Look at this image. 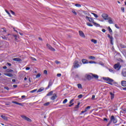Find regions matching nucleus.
Here are the masks:
<instances>
[{
    "label": "nucleus",
    "mask_w": 126,
    "mask_h": 126,
    "mask_svg": "<svg viewBox=\"0 0 126 126\" xmlns=\"http://www.w3.org/2000/svg\"><path fill=\"white\" fill-rule=\"evenodd\" d=\"M103 80H105V81H107V83L108 84H110V85H113V83L112 82H113L114 80L113 79H111L109 77H103Z\"/></svg>",
    "instance_id": "1"
},
{
    "label": "nucleus",
    "mask_w": 126,
    "mask_h": 126,
    "mask_svg": "<svg viewBox=\"0 0 126 126\" xmlns=\"http://www.w3.org/2000/svg\"><path fill=\"white\" fill-rule=\"evenodd\" d=\"M121 67H122V66L119 63L115 64L114 65V68L116 70H120V69H121Z\"/></svg>",
    "instance_id": "2"
},
{
    "label": "nucleus",
    "mask_w": 126,
    "mask_h": 126,
    "mask_svg": "<svg viewBox=\"0 0 126 126\" xmlns=\"http://www.w3.org/2000/svg\"><path fill=\"white\" fill-rule=\"evenodd\" d=\"M80 66V65L78 64V61H75L74 63H73V67L74 68H78Z\"/></svg>",
    "instance_id": "3"
},
{
    "label": "nucleus",
    "mask_w": 126,
    "mask_h": 126,
    "mask_svg": "<svg viewBox=\"0 0 126 126\" xmlns=\"http://www.w3.org/2000/svg\"><path fill=\"white\" fill-rule=\"evenodd\" d=\"M110 122H113V124H117V122L118 121L117 120V119L115 118V116H112L110 118Z\"/></svg>",
    "instance_id": "4"
},
{
    "label": "nucleus",
    "mask_w": 126,
    "mask_h": 126,
    "mask_svg": "<svg viewBox=\"0 0 126 126\" xmlns=\"http://www.w3.org/2000/svg\"><path fill=\"white\" fill-rule=\"evenodd\" d=\"M102 18L104 19V20H107V19H109V15L106 13H103L101 15Z\"/></svg>",
    "instance_id": "5"
},
{
    "label": "nucleus",
    "mask_w": 126,
    "mask_h": 126,
    "mask_svg": "<svg viewBox=\"0 0 126 126\" xmlns=\"http://www.w3.org/2000/svg\"><path fill=\"white\" fill-rule=\"evenodd\" d=\"M85 77L87 79V80H91V79H93L92 74H91V75L88 74H86Z\"/></svg>",
    "instance_id": "6"
},
{
    "label": "nucleus",
    "mask_w": 126,
    "mask_h": 126,
    "mask_svg": "<svg viewBox=\"0 0 126 126\" xmlns=\"http://www.w3.org/2000/svg\"><path fill=\"white\" fill-rule=\"evenodd\" d=\"M21 117L22 119L25 120V121H27V122H31V119L24 115H21Z\"/></svg>",
    "instance_id": "7"
},
{
    "label": "nucleus",
    "mask_w": 126,
    "mask_h": 126,
    "mask_svg": "<svg viewBox=\"0 0 126 126\" xmlns=\"http://www.w3.org/2000/svg\"><path fill=\"white\" fill-rule=\"evenodd\" d=\"M86 19H88L89 22H92L93 24L95 22H94V19H93L92 18H90L88 16H86Z\"/></svg>",
    "instance_id": "8"
},
{
    "label": "nucleus",
    "mask_w": 126,
    "mask_h": 126,
    "mask_svg": "<svg viewBox=\"0 0 126 126\" xmlns=\"http://www.w3.org/2000/svg\"><path fill=\"white\" fill-rule=\"evenodd\" d=\"M122 74L124 77H126V68H124L122 70Z\"/></svg>",
    "instance_id": "9"
},
{
    "label": "nucleus",
    "mask_w": 126,
    "mask_h": 126,
    "mask_svg": "<svg viewBox=\"0 0 126 126\" xmlns=\"http://www.w3.org/2000/svg\"><path fill=\"white\" fill-rule=\"evenodd\" d=\"M79 34L81 37H82L83 38H85V34H84V33L83 32L81 31H79Z\"/></svg>",
    "instance_id": "10"
},
{
    "label": "nucleus",
    "mask_w": 126,
    "mask_h": 126,
    "mask_svg": "<svg viewBox=\"0 0 126 126\" xmlns=\"http://www.w3.org/2000/svg\"><path fill=\"white\" fill-rule=\"evenodd\" d=\"M91 74H92V79H93L94 78L95 79H98V78H99V76H98L97 75L94 74L92 73H91Z\"/></svg>",
    "instance_id": "11"
},
{
    "label": "nucleus",
    "mask_w": 126,
    "mask_h": 126,
    "mask_svg": "<svg viewBox=\"0 0 126 126\" xmlns=\"http://www.w3.org/2000/svg\"><path fill=\"white\" fill-rule=\"evenodd\" d=\"M12 103H13V104H16V105H19V106H22V107H23L24 106L23 103H20L17 101H12Z\"/></svg>",
    "instance_id": "12"
},
{
    "label": "nucleus",
    "mask_w": 126,
    "mask_h": 126,
    "mask_svg": "<svg viewBox=\"0 0 126 126\" xmlns=\"http://www.w3.org/2000/svg\"><path fill=\"white\" fill-rule=\"evenodd\" d=\"M110 94L111 100H113L115 98V94L114 93L110 92Z\"/></svg>",
    "instance_id": "13"
},
{
    "label": "nucleus",
    "mask_w": 126,
    "mask_h": 126,
    "mask_svg": "<svg viewBox=\"0 0 126 126\" xmlns=\"http://www.w3.org/2000/svg\"><path fill=\"white\" fill-rule=\"evenodd\" d=\"M53 85V82L52 81H50L48 84V86H47V88H46V89H49L51 86Z\"/></svg>",
    "instance_id": "14"
},
{
    "label": "nucleus",
    "mask_w": 126,
    "mask_h": 126,
    "mask_svg": "<svg viewBox=\"0 0 126 126\" xmlns=\"http://www.w3.org/2000/svg\"><path fill=\"white\" fill-rule=\"evenodd\" d=\"M82 63L84 64H86V63H88V60L85 59H83L82 60Z\"/></svg>",
    "instance_id": "15"
},
{
    "label": "nucleus",
    "mask_w": 126,
    "mask_h": 126,
    "mask_svg": "<svg viewBox=\"0 0 126 126\" xmlns=\"http://www.w3.org/2000/svg\"><path fill=\"white\" fill-rule=\"evenodd\" d=\"M121 85L123 87H126V81L123 80L121 81Z\"/></svg>",
    "instance_id": "16"
},
{
    "label": "nucleus",
    "mask_w": 126,
    "mask_h": 126,
    "mask_svg": "<svg viewBox=\"0 0 126 126\" xmlns=\"http://www.w3.org/2000/svg\"><path fill=\"white\" fill-rule=\"evenodd\" d=\"M13 61H14L15 62H22V60L20 59L19 58H14L13 59Z\"/></svg>",
    "instance_id": "17"
},
{
    "label": "nucleus",
    "mask_w": 126,
    "mask_h": 126,
    "mask_svg": "<svg viewBox=\"0 0 126 126\" xmlns=\"http://www.w3.org/2000/svg\"><path fill=\"white\" fill-rule=\"evenodd\" d=\"M4 75H6V76H9V77H13V75L11 73H4Z\"/></svg>",
    "instance_id": "18"
},
{
    "label": "nucleus",
    "mask_w": 126,
    "mask_h": 126,
    "mask_svg": "<svg viewBox=\"0 0 126 126\" xmlns=\"http://www.w3.org/2000/svg\"><path fill=\"white\" fill-rule=\"evenodd\" d=\"M126 108H124L120 111V114H126Z\"/></svg>",
    "instance_id": "19"
},
{
    "label": "nucleus",
    "mask_w": 126,
    "mask_h": 126,
    "mask_svg": "<svg viewBox=\"0 0 126 126\" xmlns=\"http://www.w3.org/2000/svg\"><path fill=\"white\" fill-rule=\"evenodd\" d=\"M57 98V94H53V96L51 97V100H54Z\"/></svg>",
    "instance_id": "20"
},
{
    "label": "nucleus",
    "mask_w": 126,
    "mask_h": 126,
    "mask_svg": "<svg viewBox=\"0 0 126 126\" xmlns=\"http://www.w3.org/2000/svg\"><path fill=\"white\" fill-rule=\"evenodd\" d=\"M1 118L3 119L4 121H8V119L7 118V117L3 116V115H1Z\"/></svg>",
    "instance_id": "21"
},
{
    "label": "nucleus",
    "mask_w": 126,
    "mask_h": 126,
    "mask_svg": "<svg viewBox=\"0 0 126 126\" xmlns=\"http://www.w3.org/2000/svg\"><path fill=\"white\" fill-rule=\"evenodd\" d=\"M107 20H108V23H109V24H113V21L112 20V18L109 17Z\"/></svg>",
    "instance_id": "22"
},
{
    "label": "nucleus",
    "mask_w": 126,
    "mask_h": 126,
    "mask_svg": "<svg viewBox=\"0 0 126 126\" xmlns=\"http://www.w3.org/2000/svg\"><path fill=\"white\" fill-rule=\"evenodd\" d=\"M91 108V106H87L85 109V112H88V110H90V109Z\"/></svg>",
    "instance_id": "23"
},
{
    "label": "nucleus",
    "mask_w": 126,
    "mask_h": 126,
    "mask_svg": "<svg viewBox=\"0 0 126 126\" xmlns=\"http://www.w3.org/2000/svg\"><path fill=\"white\" fill-rule=\"evenodd\" d=\"M89 59L90 60H93L94 61V60H95L96 59V58L94 56H90L89 57Z\"/></svg>",
    "instance_id": "24"
},
{
    "label": "nucleus",
    "mask_w": 126,
    "mask_h": 126,
    "mask_svg": "<svg viewBox=\"0 0 126 126\" xmlns=\"http://www.w3.org/2000/svg\"><path fill=\"white\" fill-rule=\"evenodd\" d=\"M53 91H51L48 94H46V96H52V95H53Z\"/></svg>",
    "instance_id": "25"
},
{
    "label": "nucleus",
    "mask_w": 126,
    "mask_h": 126,
    "mask_svg": "<svg viewBox=\"0 0 126 126\" xmlns=\"http://www.w3.org/2000/svg\"><path fill=\"white\" fill-rule=\"evenodd\" d=\"M42 91H44V88H41L37 91V93L39 92H42Z\"/></svg>",
    "instance_id": "26"
},
{
    "label": "nucleus",
    "mask_w": 126,
    "mask_h": 126,
    "mask_svg": "<svg viewBox=\"0 0 126 126\" xmlns=\"http://www.w3.org/2000/svg\"><path fill=\"white\" fill-rule=\"evenodd\" d=\"M6 72H13V70L11 69H7L6 70Z\"/></svg>",
    "instance_id": "27"
},
{
    "label": "nucleus",
    "mask_w": 126,
    "mask_h": 126,
    "mask_svg": "<svg viewBox=\"0 0 126 126\" xmlns=\"http://www.w3.org/2000/svg\"><path fill=\"white\" fill-rule=\"evenodd\" d=\"M107 36L108 37V38H109V39H110V40H114V38L113 37V36H111L109 34H107Z\"/></svg>",
    "instance_id": "28"
},
{
    "label": "nucleus",
    "mask_w": 126,
    "mask_h": 126,
    "mask_svg": "<svg viewBox=\"0 0 126 126\" xmlns=\"http://www.w3.org/2000/svg\"><path fill=\"white\" fill-rule=\"evenodd\" d=\"M94 26H95V27H100V24H97L96 23H94Z\"/></svg>",
    "instance_id": "29"
},
{
    "label": "nucleus",
    "mask_w": 126,
    "mask_h": 126,
    "mask_svg": "<svg viewBox=\"0 0 126 126\" xmlns=\"http://www.w3.org/2000/svg\"><path fill=\"white\" fill-rule=\"evenodd\" d=\"M91 41L94 43V44H97V40L96 39H92Z\"/></svg>",
    "instance_id": "30"
},
{
    "label": "nucleus",
    "mask_w": 126,
    "mask_h": 126,
    "mask_svg": "<svg viewBox=\"0 0 126 126\" xmlns=\"http://www.w3.org/2000/svg\"><path fill=\"white\" fill-rule=\"evenodd\" d=\"M5 12H6V13H7V14L9 15V16L10 17H11V15H10V13H9V12H8V11H7V10L5 9Z\"/></svg>",
    "instance_id": "31"
},
{
    "label": "nucleus",
    "mask_w": 126,
    "mask_h": 126,
    "mask_svg": "<svg viewBox=\"0 0 126 126\" xmlns=\"http://www.w3.org/2000/svg\"><path fill=\"white\" fill-rule=\"evenodd\" d=\"M78 88L82 89V86L80 84H77Z\"/></svg>",
    "instance_id": "32"
},
{
    "label": "nucleus",
    "mask_w": 126,
    "mask_h": 126,
    "mask_svg": "<svg viewBox=\"0 0 126 126\" xmlns=\"http://www.w3.org/2000/svg\"><path fill=\"white\" fill-rule=\"evenodd\" d=\"M88 63H97L95 61H91L88 62Z\"/></svg>",
    "instance_id": "33"
},
{
    "label": "nucleus",
    "mask_w": 126,
    "mask_h": 126,
    "mask_svg": "<svg viewBox=\"0 0 126 126\" xmlns=\"http://www.w3.org/2000/svg\"><path fill=\"white\" fill-rule=\"evenodd\" d=\"M79 105H80V102L78 103V104L75 107V109H78L79 108Z\"/></svg>",
    "instance_id": "34"
},
{
    "label": "nucleus",
    "mask_w": 126,
    "mask_h": 126,
    "mask_svg": "<svg viewBox=\"0 0 126 126\" xmlns=\"http://www.w3.org/2000/svg\"><path fill=\"white\" fill-rule=\"evenodd\" d=\"M108 31L109 32V33H112V32H113V31H112V29H111V28L110 27H108Z\"/></svg>",
    "instance_id": "35"
},
{
    "label": "nucleus",
    "mask_w": 126,
    "mask_h": 126,
    "mask_svg": "<svg viewBox=\"0 0 126 126\" xmlns=\"http://www.w3.org/2000/svg\"><path fill=\"white\" fill-rule=\"evenodd\" d=\"M75 6H76L77 7H81V5H80L79 3H76L75 4Z\"/></svg>",
    "instance_id": "36"
},
{
    "label": "nucleus",
    "mask_w": 126,
    "mask_h": 126,
    "mask_svg": "<svg viewBox=\"0 0 126 126\" xmlns=\"http://www.w3.org/2000/svg\"><path fill=\"white\" fill-rule=\"evenodd\" d=\"M92 14H93L94 17L95 18H98V15L94 13H91Z\"/></svg>",
    "instance_id": "37"
},
{
    "label": "nucleus",
    "mask_w": 126,
    "mask_h": 126,
    "mask_svg": "<svg viewBox=\"0 0 126 126\" xmlns=\"http://www.w3.org/2000/svg\"><path fill=\"white\" fill-rule=\"evenodd\" d=\"M120 47H121V48H122V49H124V48H126V45H123V44H121Z\"/></svg>",
    "instance_id": "38"
},
{
    "label": "nucleus",
    "mask_w": 126,
    "mask_h": 126,
    "mask_svg": "<svg viewBox=\"0 0 126 126\" xmlns=\"http://www.w3.org/2000/svg\"><path fill=\"white\" fill-rule=\"evenodd\" d=\"M109 71L110 72H112V73H115V71L113 69H109Z\"/></svg>",
    "instance_id": "39"
},
{
    "label": "nucleus",
    "mask_w": 126,
    "mask_h": 126,
    "mask_svg": "<svg viewBox=\"0 0 126 126\" xmlns=\"http://www.w3.org/2000/svg\"><path fill=\"white\" fill-rule=\"evenodd\" d=\"M87 25H88V26H90L91 27H92L93 26V25L92 24H91L90 23H87Z\"/></svg>",
    "instance_id": "40"
},
{
    "label": "nucleus",
    "mask_w": 126,
    "mask_h": 126,
    "mask_svg": "<svg viewBox=\"0 0 126 126\" xmlns=\"http://www.w3.org/2000/svg\"><path fill=\"white\" fill-rule=\"evenodd\" d=\"M50 50V51H52V52H55V51H56V49H55V48H53V47H51Z\"/></svg>",
    "instance_id": "41"
},
{
    "label": "nucleus",
    "mask_w": 126,
    "mask_h": 126,
    "mask_svg": "<svg viewBox=\"0 0 126 126\" xmlns=\"http://www.w3.org/2000/svg\"><path fill=\"white\" fill-rule=\"evenodd\" d=\"M40 76H41V74L38 73L36 75V78H39V77H40Z\"/></svg>",
    "instance_id": "42"
},
{
    "label": "nucleus",
    "mask_w": 126,
    "mask_h": 126,
    "mask_svg": "<svg viewBox=\"0 0 126 126\" xmlns=\"http://www.w3.org/2000/svg\"><path fill=\"white\" fill-rule=\"evenodd\" d=\"M50 105V102H48L44 104V106H49Z\"/></svg>",
    "instance_id": "43"
},
{
    "label": "nucleus",
    "mask_w": 126,
    "mask_h": 126,
    "mask_svg": "<svg viewBox=\"0 0 126 126\" xmlns=\"http://www.w3.org/2000/svg\"><path fill=\"white\" fill-rule=\"evenodd\" d=\"M46 46H47V47H48V48L50 50V48H51V47H52L51 45H50V44H46Z\"/></svg>",
    "instance_id": "44"
},
{
    "label": "nucleus",
    "mask_w": 126,
    "mask_h": 126,
    "mask_svg": "<svg viewBox=\"0 0 126 126\" xmlns=\"http://www.w3.org/2000/svg\"><path fill=\"white\" fill-rule=\"evenodd\" d=\"M82 97H83V94H80L78 96V98H79L80 99H81V98H82Z\"/></svg>",
    "instance_id": "45"
},
{
    "label": "nucleus",
    "mask_w": 126,
    "mask_h": 126,
    "mask_svg": "<svg viewBox=\"0 0 126 126\" xmlns=\"http://www.w3.org/2000/svg\"><path fill=\"white\" fill-rule=\"evenodd\" d=\"M36 91H37V89H35L32 91H31L30 92L31 93H34V92H36Z\"/></svg>",
    "instance_id": "46"
},
{
    "label": "nucleus",
    "mask_w": 126,
    "mask_h": 126,
    "mask_svg": "<svg viewBox=\"0 0 126 126\" xmlns=\"http://www.w3.org/2000/svg\"><path fill=\"white\" fill-rule=\"evenodd\" d=\"M67 102V99H65L63 101V104H65V103H66Z\"/></svg>",
    "instance_id": "47"
},
{
    "label": "nucleus",
    "mask_w": 126,
    "mask_h": 126,
    "mask_svg": "<svg viewBox=\"0 0 126 126\" xmlns=\"http://www.w3.org/2000/svg\"><path fill=\"white\" fill-rule=\"evenodd\" d=\"M43 72L44 74H48V71H47V70H44Z\"/></svg>",
    "instance_id": "48"
},
{
    "label": "nucleus",
    "mask_w": 126,
    "mask_h": 126,
    "mask_svg": "<svg viewBox=\"0 0 126 126\" xmlns=\"http://www.w3.org/2000/svg\"><path fill=\"white\" fill-rule=\"evenodd\" d=\"M10 12L12 13V14H13V15H15V12H13V11L11 10Z\"/></svg>",
    "instance_id": "49"
},
{
    "label": "nucleus",
    "mask_w": 126,
    "mask_h": 126,
    "mask_svg": "<svg viewBox=\"0 0 126 126\" xmlns=\"http://www.w3.org/2000/svg\"><path fill=\"white\" fill-rule=\"evenodd\" d=\"M72 12H73L75 15H77V13H76L75 12V11H74V10H72Z\"/></svg>",
    "instance_id": "50"
},
{
    "label": "nucleus",
    "mask_w": 126,
    "mask_h": 126,
    "mask_svg": "<svg viewBox=\"0 0 126 126\" xmlns=\"http://www.w3.org/2000/svg\"><path fill=\"white\" fill-rule=\"evenodd\" d=\"M121 10H122V11H123V12H124V11H125V7H121Z\"/></svg>",
    "instance_id": "51"
},
{
    "label": "nucleus",
    "mask_w": 126,
    "mask_h": 126,
    "mask_svg": "<svg viewBox=\"0 0 126 126\" xmlns=\"http://www.w3.org/2000/svg\"><path fill=\"white\" fill-rule=\"evenodd\" d=\"M74 101V99H72L70 101H69V104H72V102Z\"/></svg>",
    "instance_id": "52"
},
{
    "label": "nucleus",
    "mask_w": 126,
    "mask_h": 126,
    "mask_svg": "<svg viewBox=\"0 0 126 126\" xmlns=\"http://www.w3.org/2000/svg\"><path fill=\"white\" fill-rule=\"evenodd\" d=\"M115 26L116 28H117V29H120V27L118 26V25L115 24Z\"/></svg>",
    "instance_id": "53"
},
{
    "label": "nucleus",
    "mask_w": 126,
    "mask_h": 126,
    "mask_svg": "<svg viewBox=\"0 0 126 126\" xmlns=\"http://www.w3.org/2000/svg\"><path fill=\"white\" fill-rule=\"evenodd\" d=\"M57 76L58 77H61V76H62V74L61 73L57 74Z\"/></svg>",
    "instance_id": "54"
},
{
    "label": "nucleus",
    "mask_w": 126,
    "mask_h": 126,
    "mask_svg": "<svg viewBox=\"0 0 126 126\" xmlns=\"http://www.w3.org/2000/svg\"><path fill=\"white\" fill-rule=\"evenodd\" d=\"M111 124H112L111 121L110 120L109 122L108 123V124L107 125V126H109L110 125H111Z\"/></svg>",
    "instance_id": "55"
},
{
    "label": "nucleus",
    "mask_w": 126,
    "mask_h": 126,
    "mask_svg": "<svg viewBox=\"0 0 126 126\" xmlns=\"http://www.w3.org/2000/svg\"><path fill=\"white\" fill-rule=\"evenodd\" d=\"M14 37L15 40H17V35H14Z\"/></svg>",
    "instance_id": "56"
},
{
    "label": "nucleus",
    "mask_w": 126,
    "mask_h": 126,
    "mask_svg": "<svg viewBox=\"0 0 126 126\" xmlns=\"http://www.w3.org/2000/svg\"><path fill=\"white\" fill-rule=\"evenodd\" d=\"M55 63H56V64H59V63H60V62H59L58 61H56Z\"/></svg>",
    "instance_id": "57"
},
{
    "label": "nucleus",
    "mask_w": 126,
    "mask_h": 126,
    "mask_svg": "<svg viewBox=\"0 0 126 126\" xmlns=\"http://www.w3.org/2000/svg\"><path fill=\"white\" fill-rule=\"evenodd\" d=\"M92 99L93 100L94 99H95V95H93L92 96Z\"/></svg>",
    "instance_id": "58"
},
{
    "label": "nucleus",
    "mask_w": 126,
    "mask_h": 126,
    "mask_svg": "<svg viewBox=\"0 0 126 126\" xmlns=\"http://www.w3.org/2000/svg\"><path fill=\"white\" fill-rule=\"evenodd\" d=\"M4 89H6V90H9V88H8V87H5Z\"/></svg>",
    "instance_id": "59"
},
{
    "label": "nucleus",
    "mask_w": 126,
    "mask_h": 126,
    "mask_svg": "<svg viewBox=\"0 0 126 126\" xmlns=\"http://www.w3.org/2000/svg\"><path fill=\"white\" fill-rule=\"evenodd\" d=\"M30 68H31L30 67H26V70H30Z\"/></svg>",
    "instance_id": "60"
},
{
    "label": "nucleus",
    "mask_w": 126,
    "mask_h": 126,
    "mask_svg": "<svg viewBox=\"0 0 126 126\" xmlns=\"http://www.w3.org/2000/svg\"><path fill=\"white\" fill-rule=\"evenodd\" d=\"M13 87H14V88H16L17 87V85H13Z\"/></svg>",
    "instance_id": "61"
},
{
    "label": "nucleus",
    "mask_w": 126,
    "mask_h": 126,
    "mask_svg": "<svg viewBox=\"0 0 126 126\" xmlns=\"http://www.w3.org/2000/svg\"><path fill=\"white\" fill-rule=\"evenodd\" d=\"M25 97H26V96H25V95H22V96H21V98H22V99H24V98H25Z\"/></svg>",
    "instance_id": "62"
},
{
    "label": "nucleus",
    "mask_w": 126,
    "mask_h": 126,
    "mask_svg": "<svg viewBox=\"0 0 126 126\" xmlns=\"http://www.w3.org/2000/svg\"><path fill=\"white\" fill-rule=\"evenodd\" d=\"M113 39H111L110 40V44H111V45H113Z\"/></svg>",
    "instance_id": "63"
},
{
    "label": "nucleus",
    "mask_w": 126,
    "mask_h": 126,
    "mask_svg": "<svg viewBox=\"0 0 126 126\" xmlns=\"http://www.w3.org/2000/svg\"><path fill=\"white\" fill-rule=\"evenodd\" d=\"M7 64H8L9 65V66H11V63H7Z\"/></svg>",
    "instance_id": "64"
}]
</instances>
